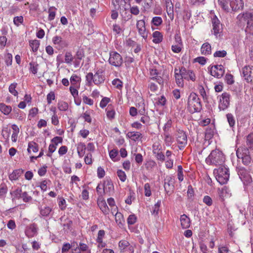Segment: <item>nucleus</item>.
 Returning a JSON list of instances; mask_svg holds the SVG:
<instances>
[{"mask_svg":"<svg viewBox=\"0 0 253 253\" xmlns=\"http://www.w3.org/2000/svg\"><path fill=\"white\" fill-rule=\"evenodd\" d=\"M52 42L54 44H58L62 47L66 46L65 41L63 40L60 36H56L54 37L52 39Z\"/></svg>","mask_w":253,"mask_h":253,"instance_id":"nucleus-29","label":"nucleus"},{"mask_svg":"<svg viewBox=\"0 0 253 253\" xmlns=\"http://www.w3.org/2000/svg\"><path fill=\"white\" fill-rule=\"evenodd\" d=\"M213 173L216 180L221 185L226 183L229 180V169L224 166L214 169Z\"/></svg>","mask_w":253,"mask_h":253,"instance_id":"nucleus-4","label":"nucleus"},{"mask_svg":"<svg viewBox=\"0 0 253 253\" xmlns=\"http://www.w3.org/2000/svg\"><path fill=\"white\" fill-rule=\"evenodd\" d=\"M225 80L228 84H232L234 83L233 76L231 74H226L225 76Z\"/></svg>","mask_w":253,"mask_h":253,"instance_id":"nucleus-59","label":"nucleus"},{"mask_svg":"<svg viewBox=\"0 0 253 253\" xmlns=\"http://www.w3.org/2000/svg\"><path fill=\"white\" fill-rule=\"evenodd\" d=\"M161 205V201H159L157 202L156 204L152 208V211H151V213L154 215H157L158 214V212L159 211V208Z\"/></svg>","mask_w":253,"mask_h":253,"instance_id":"nucleus-45","label":"nucleus"},{"mask_svg":"<svg viewBox=\"0 0 253 253\" xmlns=\"http://www.w3.org/2000/svg\"><path fill=\"white\" fill-rule=\"evenodd\" d=\"M153 42L155 43H160L163 39L162 34L159 31H155L153 33Z\"/></svg>","mask_w":253,"mask_h":253,"instance_id":"nucleus-25","label":"nucleus"},{"mask_svg":"<svg viewBox=\"0 0 253 253\" xmlns=\"http://www.w3.org/2000/svg\"><path fill=\"white\" fill-rule=\"evenodd\" d=\"M230 6L233 11L242 9L244 7V2L242 0H231Z\"/></svg>","mask_w":253,"mask_h":253,"instance_id":"nucleus-19","label":"nucleus"},{"mask_svg":"<svg viewBox=\"0 0 253 253\" xmlns=\"http://www.w3.org/2000/svg\"><path fill=\"white\" fill-rule=\"evenodd\" d=\"M236 154L238 159L242 160V162L244 165H248L251 163V158L247 148L243 147L238 148Z\"/></svg>","mask_w":253,"mask_h":253,"instance_id":"nucleus-5","label":"nucleus"},{"mask_svg":"<svg viewBox=\"0 0 253 253\" xmlns=\"http://www.w3.org/2000/svg\"><path fill=\"white\" fill-rule=\"evenodd\" d=\"M117 175L120 180L122 182H124L126 179V174L125 172L122 170H118L117 171Z\"/></svg>","mask_w":253,"mask_h":253,"instance_id":"nucleus-53","label":"nucleus"},{"mask_svg":"<svg viewBox=\"0 0 253 253\" xmlns=\"http://www.w3.org/2000/svg\"><path fill=\"white\" fill-rule=\"evenodd\" d=\"M86 146L84 143L80 142L77 145V152L79 156L82 158L85 154Z\"/></svg>","mask_w":253,"mask_h":253,"instance_id":"nucleus-26","label":"nucleus"},{"mask_svg":"<svg viewBox=\"0 0 253 253\" xmlns=\"http://www.w3.org/2000/svg\"><path fill=\"white\" fill-rule=\"evenodd\" d=\"M201 53L204 55H209L211 52V44L208 42L203 43L201 48Z\"/></svg>","mask_w":253,"mask_h":253,"instance_id":"nucleus-22","label":"nucleus"},{"mask_svg":"<svg viewBox=\"0 0 253 253\" xmlns=\"http://www.w3.org/2000/svg\"><path fill=\"white\" fill-rule=\"evenodd\" d=\"M0 111L3 114L7 115L11 112L12 108L10 106H7L3 103H0Z\"/></svg>","mask_w":253,"mask_h":253,"instance_id":"nucleus-28","label":"nucleus"},{"mask_svg":"<svg viewBox=\"0 0 253 253\" xmlns=\"http://www.w3.org/2000/svg\"><path fill=\"white\" fill-rule=\"evenodd\" d=\"M22 193V191L21 189H17L12 192H11V194L12 196V200L14 199H19L21 198V195Z\"/></svg>","mask_w":253,"mask_h":253,"instance_id":"nucleus-35","label":"nucleus"},{"mask_svg":"<svg viewBox=\"0 0 253 253\" xmlns=\"http://www.w3.org/2000/svg\"><path fill=\"white\" fill-rule=\"evenodd\" d=\"M163 20L161 17L159 16H155L153 18L152 20V23L156 26H159L162 23Z\"/></svg>","mask_w":253,"mask_h":253,"instance_id":"nucleus-44","label":"nucleus"},{"mask_svg":"<svg viewBox=\"0 0 253 253\" xmlns=\"http://www.w3.org/2000/svg\"><path fill=\"white\" fill-rule=\"evenodd\" d=\"M237 19L240 21L241 22L247 21L248 24L250 21H253V13L251 12H246L240 14L237 16Z\"/></svg>","mask_w":253,"mask_h":253,"instance_id":"nucleus-16","label":"nucleus"},{"mask_svg":"<svg viewBox=\"0 0 253 253\" xmlns=\"http://www.w3.org/2000/svg\"><path fill=\"white\" fill-rule=\"evenodd\" d=\"M203 202L208 206H211L212 204V200L209 196H205L203 198Z\"/></svg>","mask_w":253,"mask_h":253,"instance_id":"nucleus-64","label":"nucleus"},{"mask_svg":"<svg viewBox=\"0 0 253 253\" xmlns=\"http://www.w3.org/2000/svg\"><path fill=\"white\" fill-rule=\"evenodd\" d=\"M52 211L51 207L46 206H41L40 208V213L43 216H47L49 215Z\"/></svg>","mask_w":253,"mask_h":253,"instance_id":"nucleus-27","label":"nucleus"},{"mask_svg":"<svg viewBox=\"0 0 253 253\" xmlns=\"http://www.w3.org/2000/svg\"><path fill=\"white\" fill-rule=\"evenodd\" d=\"M105 69L103 68L97 69L94 75L92 73H88L86 75L85 79L87 84L91 85L92 83L95 85L103 84L105 80L104 75Z\"/></svg>","mask_w":253,"mask_h":253,"instance_id":"nucleus-1","label":"nucleus"},{"mask_svg":"<svg viewBox=\"0 0 253 253\" xmlns=\"http://www.w3.org/2000/svg\"><path fill=\"white\" fill-rule=\"evenodd\" d=\"M210 72L211 76L220 79L223 76L225 70L222 65H216L211 67Z\"/></svg>","mask_w":253,"mask_h":253,"instance_id":"nucleus-10","label":"nucleus"},{"mask_svg":"<svg viewBox=\"0 0 253 253\" xmlns=\"http://www.w3.org/2000/svg\"><path fill=\"white\" fill-rule=\"evenodd\" d=\"M154 154L158 160L161 161L162 162L165 160V156L161 151H160Z\"/></svg>","mask_w":253,"mask_h":253,"instance_id":"nucleus-55","label":"nucleus"},{"mask_svg":"<svg viewBox=\"0 0 253 253\" xmlns=\"http://www.w3.org/2000/svg\"><path fill=\"white\" fill-rule=\"evenodd\" d=\"M137 218L134 214H130L127 218V221L128 225H133L136 221Z\"/></svg>","mask_w":253,"mask_h":253,"instance_id":"nucleus-51","label":"nucleus"},{"mask_svg":"<svg viewBox=\"0 0 253 253\" xmlns=\"http://www.w3.org/2000/svg\"><path fill=\"white\" fill-rule=\"evenodd\" d=\"M129 245L128 242L126 240H122L119 243V246L121 250H125Z\"/></svg>","mask_w":253,"mask_h":253,"instance_id":"nucleus-60","label":"nucleus"},{"mask_svg":"<svg viewBox=\"0 0 253 253\" xmlns=\"http://www.w3.org/2000/svg\"><path fill=\"white\" fill-rule=\"evenodd\" d=\"M17 84L14 83L11 84L9 86V91L14 96H17L18 92L15 89Z\"/></svg>","mask_w":253,"mask_h":253,"instance_id":"nucleus-43","label":"nucleus"},{"mask_svg":"<svg viewBox=\"0 0 253 253\" xmlns=\"http://www.w3.org/2000/svg\"><path fill=\"white\" fill-rule=\"evenodd\" d=\"M23 171L22 169H18L13 170V171L9 174V178L10 180H16L22 174Z\"/></svg>","mask_w":253,"mask_h":253,"instance_id":"nucleus-24","label":"nucleus"},{"mask_svg":"<svg viewBox=\"0 0 253 253\" xmlns=\"http://www.w3.org/2000/svg\"><path fill=\"white\" fill-rule=\"evenodd\" d=\"M126 136L134 141H138L142 138V134L139 132L130 131L128 132Z\"/></svg>","mask_w":253,"mask_h":253,"instance_id":"nucleus-23","label":"nucleus"},{"mask_svg":"<svg viewBox=\"0 0 253 253\" xmlns=\"http://www.w3.org/2000/svg\"><path fill=\"white\" fill-rule=\"evenodd\" d=\"M187 109L191 113L199 112L202 109V104L198 95L191 92L188 96Z\"/></svg>","mask_w":253,"mask_h":253,"instance_id":"nucleus-2","label":"nucleus"},{"mask_svg":"<svg viewBox=\"0 0 253 253\" xmlns=\"http://www.w3.org/2000/svg\"><path fill=\"white\" fill-rule=\"evenodd\" d=\"M231 0H218V4L221 6V7L224 10H227L229 9V7L228 5V3L230 4Z\"/></svg>","mask_w":253,"mask_h":253,"instance_id":"nucleus-37","label":"nucleus"},{"mask_svg":"<svg viewBox=\"0 0 253 253\" xmlns=\"http://www.w3.org/2000/svg\"><path fill=\"white\" fill-rule=\"evenodd\" d=\"M246 143L249 148L253 149V133H251L247 136Z\"/></svg>","mask_w":253,"mask_h":253,"instance_id":"nucleus-41","label":"nucleus"},{"mask_svg":"<svg viewBox=\"0 0 253 253\" xmlns=\"http://www.w3.org/2000/svg\"><path fill=\"white\" fill-rule=\"evenodd\" d=\"M247 34L253 35V21H250L247 24V27L245 29Z\"/></svg>","mask_w":253,"mask_h":253,"instance_id":"nucleus-42","label":"nucleus"},{"mask_svg":"<svg viewBox=\"0 0 253 253\" xmlns=\"http://www.w3.org/2000/svg\"><path fill=\"white\" fill-rule=\"evenodd\" d=\"M109 62L112 66L120 67L123 63V58L119 53L112 51L110 53Z\"/></svg>","mask_w":253,"mask_h":253,"instance_id":"nucleus-8","label":"nucleus"},{"mask_svg":"<svg viewBox=\"0 0 253 253\" xmlns=\"http://www.w3.org/2000/svg\"><path fill=\"white\" fill-rule=\"evenodd\" d=\"M180 219L182 228L187 229L190 227V219L186 214L181 215Z\"/></svg>","mask_w":253,"mask_h":253,"instance_id":"nucleus-21","label":"nucleus"},{"mask_svg":"<svg viewBox=\"0 0 253 253\" xmlns=\"http://www.w3.org/2000/svg\"><path fill=\"white\" fill-rule=\"evenodd\" d=\"M55 98V94L53 92H50L47 95V102L48 104H51V101Z\"/></svg>","mask_w":253,"mask_h":253,"instance_id":"nucleus-63","label":"nucleus"},{"mask_svg":"<svg viewBox=\"0 0 253 253\" xmlns=\"http://www.w3.org/2000/svg\"><path fill=\"white\" fill-rule=\"evenodd\" d=\"M113 31L117 35L120 34L124 31L120 27V26L117 24H115L113 25Z\"/></svg>","mask_w":253,"mask_h":253,"instance_id":"nucleus-61","label":"nucleus"},{"mask_svg":"<svg viewBox=\"0 0 253 253\" xmlns=\"http://www.w3.org/2000/svg\"><path fill=\"white\" fill-rule=\"evenodd\" d=\"M102 187L103 189V194L110 193L114 190V185L110 179L105 180Z\"/></svg>","mask_w":253,"mask_h":253,"instance_id":"nucleus-18","label":"nucleus"},{"mask_svg":"<svg viewBox=\"0 0 253 253\" xmlns=\"http://www.w3.org/2000/svg\"><path fill=\"white\" fill-rule=\"evenodd\" d=\"M219 97L218 108L220 111L227 109L230 105V95L226 92H223Z\"/></svg>","mask_w":253,"mask_h":253,"instance_id":"nucleus-6","label":"nucleus"},{"mask_svg":"<svg viewBox=\"0 0 253 253\" xmlns=\"http://www.w3.org/2000/svg\"><path fill=\"white\" fill-rule=\"evenodd\" d=\"M110 101V99L108 97H104L100 102V107L102 108L105 107L107 104Z\"/></svg>","mask_w":253,"mask_h":253,"instance_id":"nucleus-57","label":"nucleus"},{"mask_svg":"<svg viewBox=\"0 0 253 253\" xmlns=\"http://www.w3.org/2000/svg\"><path fill=\"white\" fill-rule=\"evenodd\" d=\"M14 24L18 26L23 22V17L22 16H16L13 18Z\"/></svg>","mask_w":253,"mask_h":253,"instance_id":"nucleus-46","label":"nucleus"},{"mask_svg":"<svg viewBox=\"0 0 253 253\" xmlns=\"http://www.w3.org/2000/svg\"><path fill=\"white\" fill-rule=\"evenodd\" d=\"M179 72L182 73L183 79L187 81L191 80L192 81H195L196 80V76L193 72L186 69L184 67H182L179 69Z\"/></svg>","mask_w":253,"mask_h":253,"instance_id":"nucleus-13","label":"nucleus"},{"mask_svg":"<svg viewBox=\"0 0 253 253\" xmlns=\"http://www.w3.org/2000/svg\"><path fill=\"white\" fill-rule=\"evenodd\" d=\"M73 246V245H71L68 243H64L62 248L61 253H64L65 252H68Z\"/></svg>","mask_w":253,"mask_h":253,"instance_id":"nucleus-49","label":"nucleus"},{"mask_svg":"<svg viewBox=\"0 0 253 253\" xmlns=\"http://www.w3.org/2000/svg\"><path fill=\"white\" fill-rule=\"evenodd\" d=\"M225 156L222 152L219 150L212 151L206 159V162L210 165L222 166L225 161Z\"/></svg>","mask_w":253,"mask_h":253,"instance_id":"nucleus-3","label":"nucleus"},{"mask_svg":"<svg viewBox=\"0 0 253 253\" xmlns=\"http://www.w3.org/2000/svg\"><path fill=\"white\" fill-rule=\"evenodd\" d=\"M242 74L248 82H253V66H245L242 69Z\"/></svg>","mask_w":253,"mask_h":253,"instance_id":"nucleus-11","label":"nucleus"},{"mask_svg":"<svg viewBox=\"0 0 253 253\" xmlns=\"http://www.w3.org/2000/svg\"><path fill=\"white\" fill-rule=\"evenodd\" d=\"M56 10L57 9L54 6H51L49 8L48 11L49 13L48 17V20L52 21L55 18Z\"/></svg>","mask_w":253,"mask_h":253,"instance_id":"nucleus-33","label":"nucleus"},{"mask_svg":"<svg viewBox=\"0 0 253 253\" xmlns=\"http://www.w3.org/2000/svg\"><path fill=\"white\" fill-rule=\"evenodd\" d=\"M81 78L77 75H73L70 78V82L72 84L75 85L76 83L80 82Z\"/></svg>","mask_w":253,"mask_h":253,"instance_id":"nucleus-52","label":"nucleus"},{"mask_svg":"<svg viewBox=\"0 0 253 253\" xmlns=\"http://www.w3.org/2000/svg\"><path fill=\"white\" fill-rule=\"evenodd\" d=\"M164 135L166 145L168 146H170L172 142V137L167 132H165Z\"/></svg>","mask_w":253,"mask_h":253,"instance_id":"nucleus-36","label":"nucleus"},{"mask_svg":"<svg viewBox=\"0 0 253 253\" xmlns=\"http://www.w3.org/2000/svg\"><path fill=\"white\" fill-rule=\"evenodd\" d=\"M29 70L33 74L37 73L39 67V64L36 62L32 61L29 63Z\"/></svg>","mask_w":253,"mask_h":253,"instance_id":"nucleus-32","label":"nucleus"},{"mask_svg":"<svg viewBox=\"0 0 253 253\" xmlns=\"http://www.w3.org/2000/svg\"><path fill=\"white\" fill-rule=\"evenodd\" d=\"M84 57V52L82 49H79L74 56V59H79L81 60Z\"/></svg>","mask_w":253,"mask_h":253,"instance_id":"nucleus-50","label":"nucleus"},{"mask_svg":"<svg viewBox=\"0 0 253 253\" xmlns=\"http://www.w3.org/2000/svg\"><path fill=\"white\" fill-rule=\"evenodd\" d=\"M68 104L64 101H60L58 103V108L61 111H65L68 109Z\"/></svg>","mask_w":253,"mask_h":253,"instance_id":"nucleus-38","label":"nucleus"},{"mask_svg":"<svg viewBox=\"0 0 253 253\" xmlns=\"http://www.w3.org/2000/svg\"><path fill=\"white\" fill-rule=\"evenodd\" d=\"M226 51L224 50H223L216 51L214 53L213 56L215 57H224L226 55Z\"/></svg>","mask_w":253,"mask_h":253,"instance_id":"nucleus-54","label":"nucleus"},{"mask_svg":"<svg viewBox=\"0 0 253 253\" xmlns=\"http://www.w3.org/2000/svg\"><path fill=\"white\" fill-rule=\"evenodd\" d=\"M115 220L116 222L118 224L123 225L124 222V217L123 214L121 212H117L115 214Z\"/></svg>","mask_w":253,"mask_h":253,"instance_id":"nucleus-39","label":"nucleus"},{"mask_svg":"<svg viewBox=\"0 0 253 253\" xmlns=\"http://www.w3.org/2000/svg\"><path fill=\"white\" fill-rule=\"evenodd\" d=\"M105 235V231L103 230H100L98 231V236L97 238V242L98 243H102L103 237Z\"/></svg>","mask_w":253,"mask_h":253,"instance_id":"nucleus-56","label":"nucleus"},{"mask_svg":"<svg viewBox=\"0 0 253 253\" xmlns=\"http://www.w3.org/2000/svg\"><path fill=\"white\" fill-rule=\"evenodd\" d=\"M140 121L147 126L150 125V119L148 116L144 115L141 117Z\"/></svg>","mask_w":253,"mask_h":253,"instance_id":"nucleus-62","label":"nucleus"},{"mask_svg":"<svg viewBox=\"0 0 253 253\" xmlns=\"http://www.w3.org/2000/svg\"><path fill=\"white\" fill-rule=\"evenodd\" d=\"M107 116L108 119H112L114 118L115 112L113 109H111L109 107V106H108L107 108Z\"/></svg>","mask_w":253,"mask_h":253,"instance_id":"nucleus-47","label":"nucleus"},{"mask_svg":"<svg viewBox=\"0 0 253 253\" xmlns=\"http://www.w3.org/2000/svg\"><path fill=\"white\" fill-rule=\"evenodd\" d=\"M226 118L227 121L229 123V126L231 127H233L235 125V119L233 115L231 113L226 114Z\"/></svg>","mask_w":253,"mask_h":253,"instance_id":"nucleus-34","label":"nucleus"},{"mask_svg":"<svg viewBox=\"0 0 253 253\" xmlns=\"http://www.w3.org/2000/svg\"><path fill=\"white\" fill-rule=\"evenodd\" d=\"M174 77L176 84L178 86L182 87L184 85L183 78L182 73L179 72V70L177 68L174 69Z\"/></svg>","mask_w":253,"mask_h":253,"instance_id":"nucleus-20","label":"nucleus"},{"mask_svg":"<svg viewBox=\"0 0 253 253\" xmlns=\"http://www.w3.org/2000/svg\"><path fill=\"white\" fill-rule=\"evenodd\" d=\"M37 225L35 223L29 225L25 230L26 235L28 238H32L37 235L38 233Z\"/></svg>","mask_w":253,"mask_h":253,"instance_id":"nucleus-15","label":"nucleus"},{"mask_svg":"<svg viewBox=\"0 0 253 253\" xmlns=\"http://www.w3.org/2000/svg\"><path fill=\"white\" fill-rule=\"evenodd\" d=\"M74 58L71 52H67L65 55V62L67 64H71Z\"/></svg>","mask_w":253,"mask_h":253,"instance_id":"nucleus-40","label":"nucleus"},{"mask_svg":"<svg viewBox=\"0 0 253 253\" xmlns=\"http://www.w3.org/2000/svg\"><path fill=\"white\" fill-rule=\"evenodd\" d=\"M238 172L244 185H248L253 181L250 172L246 169L241 168L239 169Z\"/></svg>","mask_w":253,"mask_h":253,"instance_id":"nucleus-7","label":"nucleus"},{"mask_svg":"<svg viewBox=\"0 0 253 253\" xmlns=\"http://www.w3.org/2000/svg\"><path fill=\"white\" fill-rule=\"evenodd\" d=\"M31 150L33 152H37L39 150L38 145L35 142H30L28 144L27 151L29 153L31 152Z\"/></svg>","mask_w":253,"mask_h":253,"instance_id":"nucleus-30","label":"nucleus"},{"mask_svg":"<svg viewBox=\"0 0 253 253\" xmlns=\"http://www.w3.org/2000/svg\"><path fill=\"white\" fill-rule=\"evenodd\" d=\"M150 75L151 79L156 80L160 84L163 83L162 78L159 76V73L156 69H151L150 70Z\"/></svg>","mask_w":253,"mask_h":253,"instance_id":"nucleus-17","label":"nucleus"},{"mask_svg":"<svg viewBox=\"0 0 253 253\" xmlns=\"http://www.w3.org/2000/svg\"><path fill=\"white\" fill-rule=\"evenodd\" d=\"M21 198L22 199L23 201L26 203L29 202L32 199V197L29 196L27 192H22Z\"/></svg>","mask_w":253,"mask_h":253,"instance_id":"nucleus-48","label":"nucleus"},{"mask_svg":"<svg viewBox=\"0 0 253 253\" xmlns=\"http://www.w3.org/2000/svg\"><path fill=\"white\" fill-rule=\"evenodd\" d=\"M136 27L139 35L145 40L148 37V32L146 29L145 23L144 20H138L136 23Z\"/></svg>","mask_w":253,"mask_h":253,"instance_id":"nucleus-12","label":"nucleus"},{"mask_svg":"<svg viewBox=\"0 0 253 253\" xmlns=\"http://www.w3.org/2000/svg\"><path fill=\"white\" fill-rule=\"evenodd\" d=\"M30 46L34 52H36L39 47L40 43L38 40H33L29 42Z\"/></svg>","mask_w":253,"mask_h":253,"instance_id":"nucleus-31","label":"nucleus"},{"mask_svg":"<svg viewBox=\"0 0 253 253\" xmlns=\"http://www.w3.org/2000/svg\"><path fill=\"white\" fill-rule=\"evenodd\" d=\"M212 24L213 34L217 37V35L222 32V25L216 16L212 19Z\"/></svg>","mask_w":253,"mask_h":253,"instance_id":"nucleus-14","label":"nucleus"},{"mask_svg":"<svg viewBox=\"0 0 253 253\" xmlns=\"http://www.w3.org/2000/svg\"><path fill=\"white\" fill-rule=\"evenodd\" d=\"M58 205L61 210H64L66 209V201L63 198H60L59 199Z\"/></svg>","mask_w":253,"mask_h":253,"instance_id":"nucleus-58","label":"nucleus"},{"mask_svg":"<svg viewBox=\"0 0 253 253\" xmlns=\"http://www.w3.org/2000/svg\"><path fill=\"white\" fill-rule=\"evenodd\" d=\"M176 137L179 149H183L187 143L186 134L183 130L179 129L176 134Z\"/></svg>","mask_w":253,"mask_h":253,"instance_id":"nucleus-9","label":"nucleus"}]
</instances>
